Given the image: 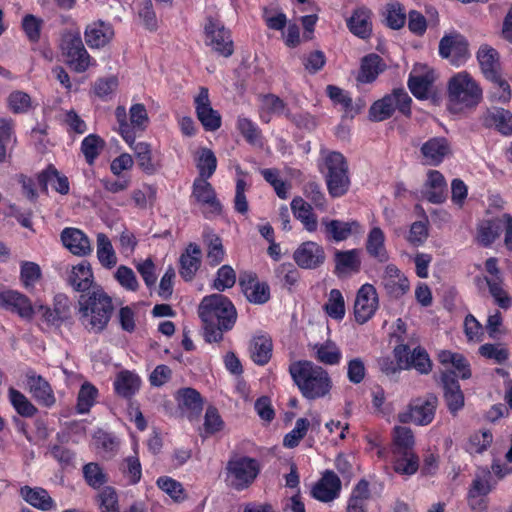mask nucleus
Listing matches in <instances>:
<instances>
[{
    "mask_svg": "<svg viewBox=\"0 0 512 512\" xmlns=\"http://www.w3.org/2000/svg\"><path fill=\"white\" fill-rule=\"evenodd\" d=\"M198 314L203 322L207 342H220L223 333L231 330L237 320L235 306L222 294L205 296L198 307Z\"/></svg>",
    "mask_w": 512,
    "mask_h": 512,
    "instance_id": "obj_1",
    "label": "nucleus"
},
{
    "mask_svg": "<svg viewBox=\"0 0 512 512\" xmlns=\"http://www.w3.org/2000/svg\"><path fill=\"white\" fill-rule=\"evenodd\" d=\"M79 320L84 328L94 334L103 332L114 313L112 298L100 286L81 294L78 300Z\"/></svg>",
    "mask_w": 512,
    "mask_h": 512,
    "instance_id": "obj_2",
    "label": "nucleus"
},
{
    "mask_svg": "<svg viewBox=\"0 0 512 512\" xmlns=\"http://www.w3.org/2000/svg\"><path fill=\"white\" fill-rule=\"evenodd\" d=\"M289 373L302 396L308 400L323 398L332 388L329 373L311 361L300 360L291 363Z\"/></svg>",
    "mask_w": 512,
    "mask_h": 512,
    "instance_id": "obj_3",
    "label": "nucleus"
},
{
    "mask_svg": "<svg viewBox=\"0 0 512 512\" xmlns=\"http://www.w3.org/2000/svg\"><path fill=\"white\" fill-rule=\"evenodd\" d=\"M482 100V89L466 72L450 77V114L474 109Z\"/></svg>",
    "mask_w": 512,
    "mask_h": 512,
    "instance_id": "obj_4",
    "label": "nucleus"
},
{
    "mask_svg": "<svg viewBox=\"0 0 512 512\" xmlns=\"http://www.w3.org/2000/svg\"><path fill=\"white\" fill-rule=\"evenodd\" d=\"M476 57L484 77L495 85L492 99L502 103L509 101L511 89L509 83L502 78L498 51L488 44H482Z\"/></svg>",
    "mask_w": 512,
    "mask_h": 512,
    "instance_id": "obj_5",
    "label": "nucleus"
},
{
    "mask_svg": "<svg viewBox=\"0 0 512 512\" xmlns=\"http://www.w3.org/2000/svg\"><path fill=\"white\" fill-rule=\"evenodd\" d=\"M414 436L408 427L396 426L393 431L392 461L394 470L400 474H414L419 467L414 450Z\"/></svg>",
    "mask_w": 512,
    "mask_h": 512,
    "instance_id": "obj_6",
    "label": "nucleus"
},
{
    "mask_svg": "<svg viewBox=\"0 0 512 512\" xmlns=\"http://www.w3.org/2000/svg\"><path fill=\"white\" fill-rule=\"evenodd\" d=\"M225 473L227 486L236 491H243L256 480L260 473V465L254 458L236 455L228 460Z\"/></svg>",
    "mask_w": 512,
    "mask_h": 512,
    "instance_id": "obj_7",
    "label": "nucleus"
},
{
    "mask_svg": "<svg viewBox=\"0 0 512 512\" xmlns=\"http://www.w3.org/2000/svg\"><path fill=\"white\" fill-rule=\"evenodd\" d=\"M411 104L412 99L404 88H394L391 93L371 105L369 117L372 121L381 122L389 119L396 109L404 116L410 117Z\"/></svg>",
    "mask_w": 512,
    "mask_h": 512,
    "instance_id": "obj_8",
    "label": "nucleus"
},
{
    "mask_svg": "<svg viewBox=\"0 0 512 512\" xmlns=\"http://www.w3.org/2000/svg\"><path fill=\"white\" fill-rule=\"evenodd\" d=\"M60 48L66 63L76 72L82 73L90 66V56L86 51L78 32H66L62 35Z\"/></svg>",
    "mask_w": 512,
    "mask_h": 512,
    "instance_id": "obj_9",
    "label": "nucleus"
},
{
    "mask_svg": "<svg viewBox=\"0 0 512 512\" xmlns=\"http://www.w3.org/2000/svg\"><path fill=\"white\" fill-rule=\"evenodd\" d=\"M485 270L488 275L484 279L495 304L504 310L510 309L512 307V298L503 287L504 279L498 268V259L495 257L488 258L485 261Z\"/></svg>",
    "mask_w": 512,
    "mask_h": 512,
    "instance_id": "obj_10",
    "label": "nucleus"
},
{
    "mask_svg": "<svg viewBox=\"0 0 512 512\" xmlns=\"http://www.w3.org/2000/svg\"><path fill=\"white\" fill-rule=\"evenodd\" d=\"M205 43L219 55L229 57L233 54V41L229 30L218 20L208 18L205 24Z\"/></svg>",
    "mask_w": 512,
    "mask_h": 512,
    "instance_id": "obj_11",
    "label": "nucleus"
},
{
    "mask_svg": "<svg viewBox=\"0 0 512 512\" xmlns=\"http://www.w3.org/2000/svg\"><path fill=\"white\" fill-rule=\"evenodd\" d=\"M437 76L435 71L424 64H415L409 74L407 86L418 100H428Z\"/></svg>",
    "mask_w": 512,
    "mask_h": 512,
    "instance_id": "obj_12",
    "label": "nucleus"
},
{
    "mask_svg": "<svg viewBox=\"0 0 512 512\" xmlns=\"http://www.w3.org/2000/svg\"><path fill=\"white\" fill-rule=\"evenodd\" d=\"M191 197L203 208V214L208 217L210 214L219 215L222 212V204L211 183L204 178H196L192 187Z\"/></svg>",
    "mask_w": 512,
    "mask_h": 512,
    "instance_id": "obj_13",
    "label": "nucleus"
},
{
    "mask_svg": "<svg viewBox=\"0 0 512 512\" xmlns=\"http://www.w3.org/2000/svg\"><path fill=\"white\" fill-rule=\"evenodd\" d=\"M394 356L404 364V369L414 368L420 374H428L432 369V363L429 355L420 347L411 351L408 345H397L394 348Z\"/></svg>",
    "mask_w": 512,
    "mask_h": 512,
    "instance_id": "obj_14",
    "label": "nucleus"
},
{
    "mask_svg": "<svg viewBox=\"0 0 512 512\" xmlns=\"http://www.w3.org/2000/svg\"><path fill=\"white\" fill-rule=\"evenodd\" d=\"M194 105L197 118L206 131H216L221 127V116L212 108L206 87H200L198 95L194 98Z\"/></svg>",
    "mask_w": 512,
    "mask_h": 512,
    "instance_id": "obj_15",
    "label": "nucleus"
},
{
    "mask_svg": "<svg viewBox=\"0 0 512 512\" xmlns=\"http://www.w3.org/2000/svg\"><path fill=\"white\" fill-rule=\"evenodd\" d=\"M377 307L378 296L374 286L371 284L362 285L357 292L354 304L356 321L364 324L374 315Z\"/></svg>",
    "mask_w": 512,
    "mask_h": 512,
    "instance_id": "obj_16",
    "label": "nucleus"
},
{
    "mask_svg": "<svg viewBox=\"0 0 512 512\" xmlns=\"http://www.w3.org/2000/svg\"><path fill=\"white\" fill-rule=\"evenodd\" d=\"M435 402L436 399L434 397L421 400L416 399L410 405L407 411L401 412L398 414V420L401 423H409L413 422L417 425H427L429 424L435 412Z\"/></svg>",
    "mask_w": 512,
    "mask_h": 512,
    "instance_id": "obj_17",
    "label": "nucleus"
},
{
    "mask_svg": "<svg viewBox=\"0 0 512 512\" xmlns=\"http://www.w3.org/2000/svg\"><path fill=\"white\" fill-rule=\"evenodd\" d=\"M293 259L300 268L316 269L325 262L326 254L318 243L306 241L294 251Z\"/></svg>",
    "mask_w": 512,
    "mask_h": 512,
    "instance_id": "obj_18",
    "label": "nucleus"
},
{
    "mask_svg": "<svg viewBox=\"0 0 512 512\" xmlns=\"http://www.w3.org/2000/svg\"><path fill=\"white\" fill-rule=\"evenodd\" d=\"M0 307L16 313L26 320H31L35 313V308L30 299L15 290H6L0 293Z\"/></svg>",
    "mask_w": 512,
    "mask_h": 512,
    "instance_id": "obj_19",
    "label": "nucleus"
},
{
    "mask_svg": "<svg viewBox=\"0 0 512 512\" xmlns=\"http://www.w3.org/2000/svg\"><path fill=\"white\" fill-rule=\"evenodd\" d=\"M239 286L250 303L264 304L270 299V288L265 282H259L253 273H242Z\"/></svg>",
    "mask_w": 512,
    "mask_h": 512,
    "instance_id": "obj_20",
    "label": "nucleus"
},
{
    "mask_svg": "<svg viewBox=\"0 0 512 512\" xmlns=\"http://www.w3.org/2000/svg\"><path fill=\"white\" fill-rule=\"evenodd\" d=\"M485 128H494L504 136L512 135V113L504 108H488L480 118Z\"/></svg>",
    "mask_w": 512,
    "mask_h": 512,
    "instance_id": "obj_21",
    "label": "nucleus"
},
{
    "mask_svg": "<svg viewBox=\"0 0 512 512\" xmlns=\"http://www.w3.org/2000/svg\"><path fill=\"white\" fill-rule=\"evenodd\" d=\"M341 481L333 471H326L314 485L312 496L321 502H331L339 496Z\"/></svg>",
    "mask_w": 512,
    "mask_h": 512,
    "instance_id": "obj_22",
    "label": "nucleus"
},
{
    "mask_svg": "<svg viewBox=\"0 0 512 512\" xmlns=\"http://www.w3.org/2000/svg\"><path fill=\"white\" fill-rule=\"evenodd\" d=\"M114 37V30L111 24L102 20L94 21L85 29V40L91 48L106 46Z\"/></svg>",
    "mask_w": 512,
    "mask_h": 512,
    "instance_id": "obj_23",
    "label": "nucleus"
},
{
    "mask_svg": "<svg viewBox=\"0 0 512 512\" xmlns=\"http://www.w3.org/2000/svg\"><path fill=\"white\" fill-rule=\"evenodd\" d=\"M61 240L74 255L84 256L92 250L88 237L77 228H65L61 233Z\"/></svg>",
    "mask_w": 512,
    "mask_h": 512,
    "instance_id": "obj_24",
    "label": "nucleus"
},
{
    "mask_svg": "<svg viewBox=\"0 0 512 512\" xmlns=\"http://www.w3.org/2000/svg\"><path fill=\"white\" fill-rule=\"evenodd\" d=\"M372 12L368 8L360 7L354 10L351 17L347 20V26L352 34L367 39L372 34Z\"/></svg>",
    "mask_w": 512,
    "mask_h": 512,
    "instance_id": "obj_25",
    "label": "nucleus"
},
{
    "mask_svg": "<svg viewBox=\"0 0 512 512\" xmlns=\"http://www.w3.org/2000/svg\"><path fill=\"white\" fill-rule=\"evenodd\" d=\"M27 382L33 397L42 405L50 407L55 403V397L50 384L34 372L27 373Z\"/></svg>",
    "mask_w": 512,
    "mask_h": 512,
    "instance_id": "obj_26",
    "label": "nucleus"
},
{
    "mask_svg": "<svg viewBox=\"0 0 512 512\" xmlns=\"http://www.w3.org/2000/svg\"><path fill=\"white\" fill-rule=\"evenodd\" d=\"M420 151L425 164L437 166L448 153V143L443 137L431 138L422 145Z\"/></svg>",
    "mask_w": 512,
    "mask_h": 512,
    "instance_id": "obj_27",
    "label": "nucleus"
},
{
    "mask_svg": "<svg viewBox=\"0 0 512 512\" xmlns=\"http://www.w3.org/2000/svg\"><path fill=\"white\" fill-rule=\"evenodd\" d=\"M68 283L82 294L91 291L95 285H93V273L89 263L82 261L74 266L68 277Z\"/></svg>",
    "mask_w": 512,
    "mask_h": 512,
    "instance_id": "obj_28",
    "label": "nucleus"
},
{
    "mask_svg": "<svg viewBox=\"0 0 512 512\" xmlns=\"http://www.w3.org/2000/svg\"><path fill=\"white\" fill-rule=\"evenodd\" d=\"M321 225L328 240L340 242L350 237L352 234V226L357 225V222H344L335 219L322 218Z\"/></svg>",
    "mask_w": 512,
    "mask_h": 512,
    "instance_id": "obj_29",
    "label": "nucleus"
},
{
    "mask_svg": "<svg viewBox=\"0 0 512 512\" xmlns=\"http://www.w3.org/2000/svg\"><path fill=\"white\" fill-rule=\"evenodd\" d=\"M470 56L466 37L457 31H450V64L459 67L465 64Z\"/></svg>",
    "mask_w": 512,
    "mask_h": 512,
    "instance_id": "obj_30",
    "label": "nucleus"
},
{
    "mask_svg": "<svg viewBox=\"0 0 512 512\" xmlns=\"http://www.w3.org/2000/svg\"><path fill=\"white\" fill-rule=\"evenodd\" d=\"M272 340L270 337L261 335L253 337L249 344V353L252 361L257 365H265L272 356Z\"/></svg>",
    "mask_w": 512,
    "mask_h": 512,
    "instance_id": "obj_31",
    "label": "nucleus"
},
{
    "mask_svg": "<svg viewBox=\"0 0 512 512\" xmlns=\"http://www.w3.org/2000/svg\"><path fill=\"white\" fill-rule=\"evenodd\" d=\"M445 177L437 170H430L425 185L424 194L431 203H442L445 201Z\"/></svg>",
    "mask_w": 512,
    "mask_h": 512,
    "instance_id": "obj_32",
    "label": "nucleus"
},
{
    "mask_svg": "<svg viewBox=\"0 0 512 512\" xmlns=\"http://www.w3.org/2000/svg\"><path fill=\"white\" fill-rule=\"evenodd\" d=\"M20 495L27 503L43 511L51 510L55 505L48 492L41 487L23 486Z\"/></svg>",
    "mask_w": 512,
    "mask_h": 512,
    "instance_id": "obj_33",
    "label": "nucleus"
},
{
    "mask_svg": "<svg viewBox=\"0 0 512 512\" xmlns=\"http://www.w3.org/2000/svg\"><path fill=\"white\" fill-rule=\"evenodd\" d=\"M386 68L383 59L377 54H369L362 59L360 73L357 80L362 83H371Z\"/></svg>",
    "mask_w": 512,
    "mask_h": 512,
    "instance_id": "obj_34",
    "label": "nucleus"
},
{
    "mask_svg": "<svg viewBox=\"0 0 512 512\" xmlns=\"http://www.w3.org/2000/svg\"><path fill=\"white\" fill-rule=\"evenodd\" d=\"M140 384L141 380L137 374L124 370L116 376L114 388L119 396L130 398L139 390Z\"/></svg>",
    "mask_w": 512,
    "mask_h": 512,
    "instance_id": "obj_35",
    "label": "nucleus"
},
{
    "mask_svg": "<svg viewBox=\"0 0 512 512\" xmlns=\"http://www.w3.org/2000/svg\"><path fill=\"white\" fill-rule=\"evenodd\" d=\"M502 230L501 219H484L477 226V241L483 247L491 246Z\"/></svg>",
    "mask_w": 512,
    "mask_h": 512,
    "instance_id": "obj_36",
    "label": "nucleus"
},
{
    "mask_svg": "<svg viewBox=\"0 0 512 512\" xmlns=\"http://www.w3.org/2000/svg\"><path fill=\"white\" fill-rule=\"evenodd\" d=\"M201 249L190 243L186 252L180 257V274L185 280H191L200 266Z\"/></svg>",
    "mask_w": 512,
    "mask_h": 512,
    "instance_id": "obj_37",
    "label": "nucleus"
},
{
    "mask_svg": "<svg viewBox=\"0 0 512 512\" xmlns=\"http://www.w3.org/2000/svg\"><path fill=\"white\" fill-rule=\"evenodd\" d=\"M291 209L294 216L303 224L309 232L317 229V217L312 212V206L304 201L301 197H296L291 202Z\"/></svg>",
    "mask_w": 512,
    "mask_h": 512,
    "instance_id": "obj_38",
    "label": "nucleus"
},
{
    "mask_svg": "<svg viewBox=\"0 0 512 512\" xmlns=\"http://www.w3.org/2000/svg\"><path fill=\"white\" fill-rule=\"evenodd\" d=\"M38 183L44 191L51 185L60 194H68L69 181L66 176L60 175L56 168L49 166L38 176Z\"/></svg>",
    "mask_w": 512,
    "mask_h": 512,
    "instance_id": "obj_39",
    "label": "nucleus"
},
{
    "mask_svg": "<svg viewBox=\"0 0 512 512\" xmlns=\"http://www.w3.org/2000/svg\"><path fill=\"white\" fill-rule=\"evenodd\" d=\"M384 241V233L379 227L371 229L366 241V250L370 256L376 258L379 262L388 260V253Z\"/></svg>",
    "mask_w": 512,
    "mask_h": 512,
    "instance_id": "obj_40",
    "label": "nucleus"
},
{
    "mask_svg": "<svg viewBox=\"0 0 512 512\" xmlns=\"http://www.w3.org/2000/svg\"><path fill=\"white\" fill-rule=\"evenodd\" d=\"M361 261L359 252L356 249L348 251H336L335 253V271L339 274L348 272H358Z\"/></svg>",
    "mask_w": 512,
    "mask_h": 512,
    "instance_id": "obj_41",
    "label": "nucleus"
},
{
    "mask_svg": "<svg viewBox=\"0 0 512 512\" xmlns=\"http://www.w3.org/2000/svg\"><path fill=\"white\" fill-rule=\"evenodd\" d=\"M129 146L134 151L135 158L140 169L144 171L146 174H154L157 171V167L152 161V152L150 145L145 142L136 143L134 141V143Z\"/></svg>",
    "mask_w": 512,
    "mask_h": 512,
    "instance_id": "obj_42",
    "label": "nucleus"
},
{
    "mask_svg": "<svg viewBox=\"0 0 512 512\" xmlns=\"http://www.w3.org/2000/svg\"><path fill=\"white\" fill-rule=\"evenodd\" d=\"M491 481V471L488 469H481L476 473L468 490L467 496H472L473 498L479 495L488 496L494 488Z\"/></svg>",
    "mask_w": 512,
    "mask_h": 512,
    "instance_id": "obj_43",
    "label": "nucleus"
},
{
    "mask_svg": "<svg viewBox=\"0 0 512 512\" xmlns=\"http://www.w3.org/2000/svg\"><path fill=\"white\" fill-rule=\"evenodd\" d=\"M383 15L386 26L391 29L398 30L406 23L404 7L397 1L387 3Z\"/></svg>",
    "mask_w": 512,
    "mask_h": 512,
    "instance_id": "obj_44",
    "label": "nucleus"
},
{
    "mask_svg": "<svg viewBox=\"0 0 512 512\" xmlns=\"http://www.w3.org/2000/svg\"><path fill=\"white\" fill-rule=\"evenodd\" d=\"M316 359L325 365H337L341 360V351L335 343L327 341L314 346Z\"/></svg>",
    "mask_w": 512,
    "mask_h": 512,
    "instance_id": "obj_45",
    "label": "nucleus"
},
{
    "mask_svg": "<svg viewBox=\"0 0 512 512\" xmlns=\"http://www.w3.org/2000/svg\"><path fill=\"white\" fill-rule=\"evenodd\" d=\"M97 256L104 267L112 268L116 265L117 257L111 241L102 233L97 236Z\"/></svg>",
    "mask_w": 512,
    "mask_h": 512,
    "instance_id": "obj_46",
    "label": "nucleus"
},
{
    "mask_svg": "<svg viewBox=\"0 0 512 512\" xmlns=\"http://www.w3.org/2000/svg\"><path fill=\"white\" fill-rule=\"evenodd\" d=\"M8 395L12 406L22 417H33L37 413V408L20 391L11 387Z\"/></svg>",
    "mask_w": 512,
    "mask_h": 512,
    "instance_id": "obj_47",
    "label": "nucleus"
},
{
    "mask_svg": "<svg viewBox=\"0 0 512 512\" xmlns=\"http://www.w3.org/2000/svg\"><path fill=\"white\" fill-rule=\"evenodd\" d=\"M105 147L104 140L96 135L90 134L81 143V151L88 164L92 165Z\"/></svg>",
    "mask_w": 512,
    "mask_h": 512,
    "instance_id": "obj_48",
    "label": "nucleus"
},
{
    "mask_svg": "<svg viewBox=\"0 0 512 512\" xmlns=\"http://www.w3.org/2000/svg\"><path fill=\"white\" fill-rule=\"evenodd\" d=\"M82 471L86 483L94 489H98L108 482V475L98 463L90 462L83 466Z\"/></svg>",
    "mask_w": 512,
    "mask_h": 512,
    "instance_id": "obj_49",
    "label": "nucleus"
},
{
    "mask_svg": "<svg viewBox=\"0 0 512 512\" xmlns=\"http://www.w3.org/2000/svg\"><path fill=\"white\" fill-rule=\"evenodd\" d=\"M471 376V365L468 359L462 354L450 352V378L466 380Z\"/></svg>",
    "mask_w": 512,
    "mask_h": 512,
    "instance_id": "obj_50",
    "label": "nucleus"
},
{
    "mask_svg": "<svg viewBox=\"0 0 512 512\" xmlns=\"http://www.w3.org/2000/svg\"><path fill=\"white\" fill-rule=\"evenodd\" d=\"M325 312L335 320H342L345 316V302L342 293L338 289H332L328 301L324 305Z\"/></svg>",
    "mask_w": 512,
    "mask_h": 512,
    "instance_id": "obj_51",
    "label": "nucleus"
},
{
    "mask_svg": "<svg viewBox=\"0 0 512 512\" xmlns=\"http://www.w3.org/2000/svg\"><path fill=\"white\" fill-rule=\"evenodd\" d=\"M326 184L329 194L332 197H341L347 193L350 187L348 172L326 175Z\"/></svg>",
    "mask_w": 512,
    "mask_h": 512,
    "instance_id": "obj_52",
    "label": "nucleus"
},
{
    "mask_svg": "<svg viewBox=\"0 0 512 512\" xmlns=\"http://www.w3.org/2000/svg\"><path fill=\"white\" fill-rule=\"evenodd\" d=\"M217 167V159L212 150L203 148L197 161L199 176L197 178L209 179L215 172Z\"/></svg>",
    "mask_w": 512,
    "mask_h": 512,
    "instance_id": "obj_53",
    "label": "nucleus"
},
{
    "mask_svg": "<svg viewBox=\"0 0 512 512\" xmlns=\"http://www.w3.org/2000/svg\"><path fill=\"white\" fill-rule=\"evenodd\" d=\"M310 426V422L306 418H299L295 423V427L285 435L283 445L286 448H295L305 437Z\"/></svg>",
    "mask_w": 512,
    "mask_h": 512,
    "instance_id": "obj_54",
    "label": "nucleus"
},
{
    "mask_svg": "<svg viewBox=\"0 0 512 512\" xmlns=\"http://www.w3.org/2000/svg\"><path fill=\"white\" fill-rule=\"evenodd\" d=\"M493 435L489 430H483L472 434L467 444V451L470 454H481L492 443Z\"/></svg>",
    "mask_w": 512,
    "mask_h": 512,
    "instance_id": "obj_55",
    "label": "nucleus"
},
{
    "mask_svg": "<svg viewBox=\"0 0 512 512\" xmlns=\"http://www.w3.org/2000/svg\"><path fill=\"white\" fill-rule=\"evenodd\" d=\"M157 485L173 500L179 502L185 499L184 488L180 482L170 477L163 476L157 480Z\"/></svg>",
    "mask_w": 512,
    "mask_h": 512,
    "instance_id": "obj_56",
    "label": "nucleus"
},
{
    "mask_svg": "<svg viewBox=\"0 0 512 512\" xmlns=\"http://www.w3.org/2000/svg\"><path fill=\"white\" fill-rule=\"evenodd\" d=\"M12 141V124L10 121L0 119V163H4L10 157L9 145Z\"/></svg>",
    "mask_w": 512,
    "mask_h": 512,
    "instance_id": "obj_57",
    "label": "nucleus"
},
{
    "mask_svg": "<svg viewBox=\"0 0 512 512\" xmlns=\"http://www.w3.org/2000/svg\"><path fill=\"white\" fill-rule=\"evenodd\" d=\"M464 334L469 342H481L484 337L482 324L472 315L468 314L464 319Z\"/></svg>",
    "mask_w": 512,
    "mask_h": 512,
    "instance_id": "obj_58",
    "label": "nucleus"
},
{
    "mask_svg": "<svg viewBox=\"0 0 512 512\" xmlns=\"http://www.w3.org/2000/svg\"><path fill=\"white\" fill-rule=\"evenodd\" d=\"M122 472L127 478L129 484H137L142 475L141 464L136 456H128L122 463Z\"/></svg>",
    "mask_w": 512,
    "mask_h": 512,
    "instance_id": "obj_59",
    "label": "nucleus"
},
{
    "mask_svg": "<svg viewBox=\"0 0 512 512\" xmlns=\"http://www.w3.org/2000/svg\"><path fill=\"white\" fill-rule=\"evenodd\" d=\"M381 284L386 293L396 299L402 297L409 290V281L405 276L382 280Z\"/></svg>",
    "mask_w": 512,
    "mask_h": 512,
    "instance_id": "obj_60",
    "label": "nucleus"
},
{
    "mask_svg": "<svg viewBox=\"0 0 512 512\" xmlns=\"http://www.w3.org/2000/svg\"><path fill=\"white\" fill-rule=\"evenodd\" d=\"M236 282V273L229 265H223L217 271V277L214 280L213 287L218 291H224L231 288Z\"/></svg>",
    "mask_w": 512,
    "mask_h": 512,
    "instance_id": "obj_61",
    "label": "nucleus"
},
{
    "mask_svg": "<svg viewBox=\"0 0 512 512\" xmlns=\"http://www.w3.org/2000/svg\"><path fill=\"white\" fill-rule=\"evenodd\" d=\"M326 175L348 172V163L346 158L340 152H330L325 157Z\"/></svg>",
    "mask_w": 512,
    "mask_h": 512,
    "instance_id": "obj_62",
    "label": "nucleus"
},
{
    "mask_svg": "<svg viewBox=\"0 0 512 512\" xmlns=\"http://www.w3.org/2000/svg\"><path fill=\"white\" fill-rule=\"evenodd\" d=\"M182 405L191 411L199 413L203 408L201 395L193 388H185L179 391Z\"/></svg>",
    "mask_w": 512,
    "mask_h": 512,
    "instance_id": "obj_63",
    "label": "nucleus"
},
{
    "mask_svg": "<svg viewBox=\"0 0 512 512\" xmlns=\"http://www.w3.org/2000/svg\"><path fill=\"white\" fill-rule=\"evenodd\" d=\"M100 509L102 512H120L118 497L114 488L105 487L99 493Z\"/></svg>",
    "mask_w": 512,
    "mask_h": 512,
    "instance_id": "obj_64",
    "label": "nucleus"
}]
</instances>
